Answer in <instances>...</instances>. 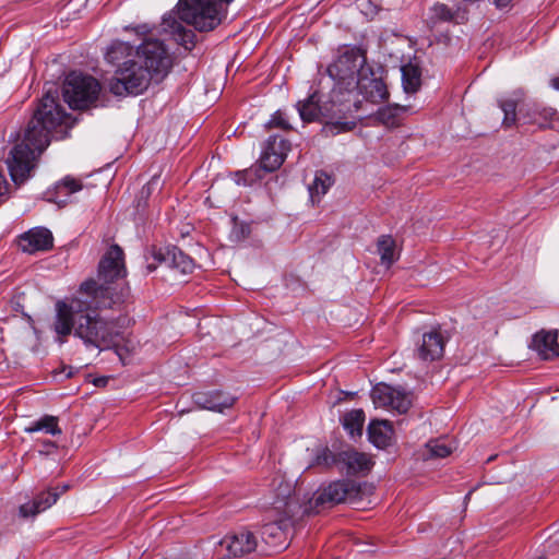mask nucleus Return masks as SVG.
Instances as JSON below:
<instances>
[{
    "instance_id": "f257e3e1",
    "label": "nucleus",
    "mask_w": 559,
    "mask_h": 559,
    "mask_svg": "<svg viewBox=\"0 0 559 559\" xmlns=\"http://www.w3.org/2000/svg\"><path fill=\"white\" fill-rule=\"evenodd\" d=\"M105 293L93 280H87L81 284L76 296L69 302L56 304L52 330L59 344H63L72 331L88 347L102 349L117 343L123 325L120 321L124 323L127 318L108 320L99 316L98 309L110 306Z\"/></svg>"
},
{
    "instance_id": "f03ea898",
    "label": "nucleus",
    "mask_w": 559,
    "mask_h": 559,
    "mask_svg": "<svg viewBox=\"0 0 559 559\" xmlns=\"http://www.w3.org/2000/svg\"><path fill=\"white\" fill-rule=\"evenodd\" d=\"M58 93L48 91L28 122L21 143L10 152L7 164L11 179L24 183L35 168L36 159L50 143V133L59 126H70V116L58 104Z\"/></svg>"
},
{
    "instance_id": "7ed1b4c3",
    "label": "nucleus",
    "mask_w": 559,
    "mask_h": 559,
    "mask_svg": "<svg viewBox=\"0 0 559 559\" xmlns=\"http://www.w3.org/2000/svg\"><path fill=\"white\" fill-rule=\"evenodd\" d=\"M335 105H333V95L330 93L329 99L320 104L317 94L310 95L307 99L297 104V110L300 118L306 122H311L317 119H324L322 131L326 135H336L341 132L350 131L356 127V121L352 114L357 111L360 106V100L345 99L341 96L334 97Z\"/></svg>"
},
{
    "instance_id": "20e7f679",
    "label": "nucleus",
    "mask_w": 559,
    "mask_h": 559,
    "mask_svg": "<svg viewBox=\"0 0 559 559\" xmlns=\"http://www.w3.org/2000/svg\"><path fill=\"white\" fill-rule=\"evenodd\" d=\"M366 52L355 46H343L337 50L336 58L328 67L329 76L333 80L332 88L334 97L357 100L355 94V81L359 78L362 68H367Z\"/></svg>"
},
{
    "instance_id": "39448f33",
    "label": "nucleus",
    "mask_w": 559,
    "mask_h": 559,
    "mask_svg": "<svg viewBox=\"0 0 559 559\" xmlns=\"http://www.w3.org/2000/svg\"><path fill=\"white\" fill-rule=\"evenodd\" d=\"M234 0H179L177 14L181 22L197 31L209 32L218 26L225 17L224 7Z\"/></svg>"
},
{
    "instance_id": "423d86ee",
    "label": "nucleus",
    "mask_w": 559,
    "mask_h": 559,
    "mask_svg": "<svg viewBox=\"0 0 559 559\" xmlns=\"http://www.w3.org/2000/svg\"><path fill=\"white\" fill-rule=\"evenodd\" d=\"M362 495L361 484L353 480L332 481L309 498V506L306 511L320 513L322 510L342 502L358 506Z\"/></svg>"
},
{
    "instance_id": "0eeeda50",
    "label": "nucleus",
    "mask_w": 559,
    "mask_h": 559,
    "mask_svg": "<svg viewBox=\"0 0 559 559\" xmlns=\"http://www.w3.org/2000/svg\"><path fill=\"white\" fill-rule=\"evenodd\" d=\"M316 464L324 467L336 466L341 473L348 476H365L371 471L374 462L369 454L354 448H347L337 453L324 448L317 454Z\"/></svg>"
},
{
    "instance_id": "6e6552de",
    "label": "nucleus",
    "mask_w": 559,
    "mask_h": 559,
    "mask_svg": "<svg viewBox=\"0 0 559 559\" xmlns=\"http://www.w3.org/2000/svg\"><path fill=\"white\" fill-rule=\"evenodd\" d=\"M154 81L138 60L123 61L109 81V91L116 96L139 95Z\"/></svg>"
},
{
    "instance_id": "1a4fd4ad",
    "label": "nucleus",
    "mask_w": 559,
    "mask_h": 559,
    "mask_svg": "<svg viewBox=\"0 0 559 559\" xmlns=\"http://www.w3.org/2000/svg\"><path fill=\"white\" fill-rule=\"evenodd\" d=\"M290 151V143L281 135H271L265 142L259 168H249L236 174L238 185L250 186L261 178L260 170L272 173L278 169L284 163L287 153Z\"/></svg>"
},
{
    "instance_id": "9d476101",
    "label": "nucleus",
    "mask_w": 559,
    "mask_h": 559,
    "mask_svg": "<svg viewBox=\"0 0 559 559\" xmlns=\"http://www.w3.org/2000/svg\"><path fill=\"white\" fill-rule=\"evenodd\" d=\"M100 85L96 79L71 72L63 84V98L72 109H85L97 100Z\"/></svg>"
},
{
    "instance_id": "9b49d317",
    "label": "nucleus",
    "mask_w": 559,
    "mask_h": 559,
    "mask_svg": "<svg viewBox=\"0 0 559 559\" xmlns=\"http://www.w3.org/2000/svg\"><path fill=\"white\" fill-rule=\"evenodd\" d=\"M135 57L156 83H159L168 74L173 66L166 46L162 40L155 38L144 39L138 47Z\"/></svg>"
},
{
    "instance_id": "f8f14e48",
    "label": "nucleus",
    "mask_w": 559,
    "mask_h": 559,
    "mask_svg": "<svg viewBox=\"0 0 559 559\" xmlns=\"http://www.w3.org/2000/svg\"><path fill=\"white\" fill-rule=\"evenodd\" d=\"M127 274L123 251L118 245L111 246L105 255L100 259L98 264L97 280H93L98 287H103L107 298L110 288L106 285L112 283L116 280L124 277Z\"/></svg>"
},
{
    "instance_id": "ddd939ff",
    "label": "nucleus",
    "mask_w": 559,
    "mask_h": 559,
    "mask_svg": "<svg viewBox=\"0 0 559 559\" xmlns=\"http://www.w3.org/2000/svg\"><path fill=\"white\" fill-rule=\"evenodd\" d=\"M150 254L154 259V263L147 262L148 272L156 270L157 264H165L182 274H189L194 269L192 259L177 247L153 248Z\"/></svg>"
},
{
    "instance_id": "4468645a",
    "label": "nucleus",
    "mask_w": 559,
    "mask_h": 559,
    "mask_svg": "<svg viewBox=\"0 0 559 559\" xmlns=\"http://www.w3.org/2000/svg\"><path fill=\"white\" fill-rule=\"evenodd\" d=\"M371 399L377 407L391 408L400 414L406 413L412 404L409 393L388 384L376 385L371 391Z\"/></svg>"
},
{
    "instance_id": "2eb2a0df",
    "label": "nucleus",
    "mask_w": 559,
    "mask_h": 559,
    "mask_svg": "<svg viewBox=\"0 0 559 559\" xmlns=\"http://www.w3.org/2000/svg\"><path fill=\"white\" fill-rule=\"evenodd\" d=\"M355 90L362 99L371 104H380L388 99L389 92L381 78L376 76L372 68H362L359 78L355 81Z\"/></svg>"
},
{
    "instance_id": "dca6fc26",
    "label": "nucleus",
    "mask_w": 559,
    "mask_h": 559,
    "mask_svg": "<svg viewBox=\"0 0 559 559\" xmlns=\"http://www.w3.org/2000/svg\"><path fill=\"white\" fill-rule=\"evenodd\" d=\"M282 498L277 497L274 501V509L280 512V516L283 519H289L290 525L297 519L304 515L318 514V512H308L306 508L309 506V499L304 503H300L296 496L290 495V486L287 484L284 486Z\"/></svg>"
},
{
    "instance_id": "f3484780",
    "label": "nucleus",
    "mask_w": 559,
    "mask_h": 559,
    "mask_svg": "<svg viewBox=\"0 0 559 559\" xmlns=\"http://www.w3.org/2000/svg\"><path fill=\"white\" fill-rule=\"evenodd\" d=\"M258 546L255 536L249 531H240L225 536L219 542V551H226V556H243L255 550Z\"/></svg>"
},
{
    "instance_id": "a211bd4d",
    "label": "nucleus",
    "mask_w": 559,
    "mask_h": 559,
    "mask_svg": "<svg viewBox=\"0 0 559 559\" xmlns=\"http://www.w3.org/2000/svg\"><path fill=\"white\" fill-rule=\"evenodd\" d=\"M53 237L50 230L44 227L33 228L19 238V247L23 252L36 253L52 247Z\"/></svg>"
},
{
    "instance_id": "6ab92c4d",
    "label": "nucleus",
    "mask_w": 559,
    "mask_h": 559,
    "mask_svg": "<svg viewBox=\"0 0 559 559\" xmlns=\"http://www.w3.org/2000/svg\"><path fill=\"white\" fill-rule=\"evenodd\" d=\"M289 519L278 518L264 524L261 528V539L272 549L286 547L288 530L292 527Z\"/></svg>"
},
{
    "instance_id": "aec40b11",
    "label": "nucleus",
    "mask_w": 559,
    "mask_h": 559,
    "mask_svg": "<svg viewBox=\"0 0 559 559\" xmlns=\"http://www.w3.org/2000/svg\"><path fill=\"white\" fill-rule=\"evenodd\" d=\"M236 397L222 392H198L193 394V402L201 408L222 413L225 408L234 405Z\"/></svg>"
},
{
    "instance_id": "412c9836",
    "label": "nucleus",
    "mask_w": 559,
    "mask_h": 559,
    "mask_svg": "<svg viewBox=\"0 0 559 559\" xmlns=\"http://www.w3.org/2000/svg\"><path fill=\"white\" fill-rule=\"evenodd\" d=\"M443 350L444 338L442 334L432 330L423 334L421 343L417 348V356L424 361H432L439 359L443 355Z\"/></svg>"
},
{
    "instance_id": "4be33fe9",
    "label": "nucleus",
    "mask_w": 559,
    "mask_h": 559,
    "mask_svg": "<svg viewBox=\"0 0 559 559\" xmlns=\"http://www.w3.org/2000/svg\"><path fill=\"white\" fill-rule=\"evenodd\" d=\"M558 332L557 331H542L534 335L532 342V348L543 359H552L559 356V344H558Z\"/></svg>"
},
{
    "instance_id": "5701e85b",
    "label": "nucleus",
    "mask_w": 559,
    "mask_h": 559,
    "mask_svg": "<svg viewBox=\"0 0 559 559\" xmlns=\"http://www.w3.org/2000/svg\"><path fill=\"white\" fill-rule=\"evenodd\" d=\"M59 498V492L49 488L36 496L33 501L26 502L20 507V515L23 518L35 516L36 514L49 509Z\"/></svg>"
},
{
    "instance_id": "b1692460",
    "label": "nucleus",
    "mask_w": 559,
    "mask_h": 559,
    "mask_svg": "<svg viewBox=\"0 0 559 559\" xmlns=\"http://www.w3.org/2000/svg\"><path fill=\"white\" fill-rule=\"evenodd\" d=\"M162 25L164 31L169 32L174 39L186 49H191L194 46V33L187 29L171 13L164 16Z\"/></svg>"
},
{
    "instance_id": "393cba45",
    "label": "nucleus",
    "mask_w": 559,
    "mask_h": 559,
    "mask_svg": "<svg viewBox=\"0 0 559 559\" xmlns=\"http://www.w3.org/2000/svg\"><path fill=\"white\" fill-rule=\"evenodd\" d=\"M393 429L388 420H373L368 426V437L379 449L386 448L392 439Z\"/></svg>"
},
{
    "instance_id": "a878e982",
    "label": "nucleus",
    "mask_w": 559,
    "mask_h": 559,
    "mask_svg": "<svg viewBox=\"0 0 559 559\" xmlns=\"http://www.w3.org/2000/svg\"><path fill=\"white\" fill-rule=\"evenodd\" d=\"M402 83L406 93H415L421 84V71L417 64L412 62L401 68Z\"/></svg>"
},
{
    "instance_id": "bb28decb",
    "label": "nucleus",
    "mask_w": 559,
    "mask_h": 559,
    "mask_svg": "<svg viewBox=\"0 0 559 559\" xmlns=\"http://www.w3.org/2000/svg\"><path fill=\"white\" fill-rule=\"evenodd\" d=\"M27 433L44 431L51 436L61 435V429L58 425V418L51 415H45L41 418L33 421L24 429Z\"/></svg>"
},
{
    "instance_id": "cd10ccee",
    "label": "nucleus",
    "mask_w": 559,
    "mask_h": 559,
    "mask_svg": "<svg viewBox=\"0 0 559 559\" xmlns=\"http://www.w3.org/2000/svg\"><path fill=\"white\" fill-rule=\"evenodd\" d=\"M365 423V413L362 409H353L346 413L342 418L344 429L355 438L361 436Z\"/></svg>"
},
{
    "instance_id": "c85d7f7f",
    "label": "nucleus",
    "mask_w": 559,
    "mask_h": 559,
    "mask_svg": "<svg viewBox=\"0 0 559 559\" xmlns=\"http://www.w3.org/2000/svg\"><path fill=\"white\" fill-rule=\"evenodd\" d=\"M332 186V178L324 171H318L311 185H309V193L312 203L319 202L329 188Z\"/></svg>"
},
{
    "instance_id": "c756f323",
    "label": "nucleus",
    "mask_w": 559,
    "mask_h": 559,
    "mask_svg": "<svg viewBox=\"0 0 559 559\" xmlns=\"http://www.w3.org/2000/svg\"><path fill=\"white\" fill-rule=\"evenodd\" d=\"M407 111V107L400 105H389L377 111V119L386 127L397 126L402 114Z\"/></svg>"
},
{
    "instance_id": "7c9ffc66",
    "label": "nucleus",
    "mask_w": 559,
    "mask_h": 559,
    "mask_svg": "<svg viewBox=\"0 0 559 559\" xmlns=\"http://www.w3.org/2000/svg\"><path fill=\"white\" fill-rule=\"evenodd\" d=\"M133 52V47L124 41L115 40L107 48L105 59L111 63H119L123 58L131 56Z\"/></svg>"
},
{
    "instance_id": "2f4dec72",
    "label": "nucleus",
    "mask_w": 559,
    "mask_h": 559,
    "mask_svg": "<svg viewBox=\"0 0 559 559\" xmlns=\"http://www.w3.org/2000/svg\"><path fill=\"white\" fill-rule=\"evenodd\" d=\"M428 459H443L450 455L454 449V445L448 439L431 440L426 444Z\"/></svg>"
},
{
    "instance_id": "473e14b6",
    "label": "nucleus",
    "mask_w": 559,
    "mask_h": 559,
    "mask_svg": "<svg viewBox=\"0 0 559 559\" xmlns=\"http://www.w3.org/2000/svg\"><path fill=\"white\" fill-rule=\"evenodd\" d=\"M382 264L392 265L395 261V242L390 236H381L377 243Z\"/></svg>"
},
{
    "instance_id": "72a5a7b5",
    "label": "nucleus",
    "mask_w": 559,
    "mask_h": 559,
    "mask_svg": "<svg viewBox=\"0 0 559 559\" xmlns=\"http://www.w3.org/2000/svg\"><path fill=\"white\" fill-rule=\"evenodd\" d=\"M453 19V13L450 8L443 3H437L429 10L427 24L433 27L439 22H450Z\"/></svg>"
},
{
    "instance_id": "f704fd0d",
    "label": "nucleus",
    "mask_w": 559,
    "mask_h": 559,
    "mask_svg": "<svg viewBox=\"0 0 559 559\" xmlns=\"http://www.w3.org/2000/svg\"><path fill=\"white\" fill-rule=\"evenodd\" d=\"M498 104L504 115L503 121H502L503 126L506 128H510V127L514 126V123L516 121L518 100L514 98H503V99H500L498 102Z\"/></svg>"
},
{
    "instance_id": "c9c22d12",
    "label": "nucleus",
    "mask_w": 559,
    "mask_h": 559,
    "mask_svg": "<svg viewBox=\"0 0 559 559\" xmlns=\"http://www.w3.org/2000/svg\"><path fill=\"white\" fill-rule=\"evenodd\" d=\"M82 189V185L79 180L66 177L56 185V191L60 195H69Z\"/></svg>"
},
{
    "instance_id": "e433bc0d",
    "label": "nucleus",
    "mask_w": 559,
    "mask_h": 559,
    "mask_svg": "<svg viewBox=\"0 0 559 559\" xmlns=\"http://www.w3.org/2000/svg\"><path fill=\"white\" fill-rule=\"evenodd\" d=\"M556 116L557 112L554 109L544 108L537 116L532 118V122L537 123L540 128L550 127L551 121Z\"/></svg>"
},
{
    "instance_id": "4c0bfd02",
    "label": "nucleus",
    "mask_w": 559,
    "mask_h": 559,
    "mask_svg": "<svg viewBox=\"0 0 559 559\" xmlns=\"http://www.w3.org/2000/svg\"><path fill=\"white\" fill-rule=\"evenodd\" d=\"M266 127H269V128L275 127V128H281L284 130H289L292 128L289 126V123L285 120V118L283 117V114L281 111H276L272 116V118L267 122Z\"/></svg>"
},
{
    "instance_id": "58836bf2",
    "label": "nucleus",
    "mask_w": 559,
    "mask_h": 559,
    "mask_svg": "<svg viewBox=\"0 0 559 559\" xmlns=\"http://www.w3.org/2000/svg\"><path fill=\"white\" fill-rule=\"evenodd\" d=\"M38 445V453L40 455H49L57 450V444L50 440H40Z\"/></svg>"
},
{
    "instance_id": "ea45409f",
    "label": "nucleus",
    "mask_w": 559,
    "mask_h": 559,
    "mask_svg": "<svg viewBox=\"0 0 559 559\" xmlns=\"http://www.w3.org/2000/svg\"><path fill=\"white\" fill-rule=\"evenodd\" d=\"M52 491L59 492V496L66 492L69 489L68 485H62L61 487L51 488Z\"/></svg>"
},
{
    "instance_id": "a19ab883",
    "label": "nucleus",
    "mask_w": 559,
    "mask_h": 559,
    "mask_svg": "<svg viewBox=\"0 0 559 559\" xmlns=\"http://www.w3.org/2000/svg\"><path fill=\"white\" fill-rule=\"evenodd\" d=\"M136 32H138L139 34H146V33H148V27H147L146 25L138 26V27H136Z\"/></svg>"
},
{
    "instance_id": "79ce46f5",
    "label": "nucleus",
    "mask_w": 559,
    "mask_h": 559,
    "mask_svg": "<svg viewBox=\"0 0 559 559\" xmlns=\"http://www.w3.org/2000/svg\"><path fill=\"white\" fill-rule=\"evenodd\" d=\"M551 86L559 91V75L551 79Z\"/></svg>"
},
{
    "instance_id": "37998d69",
    "label": "nucleus",
    "mask_w": 559,
    "mask_h": 559,
    "mask_svg": "<svg viewBox=\"0 0 559 559\" xmlns=\"http://www.w3.org/2000/svg\"><path fill=\"white\" fill-rule=\"evenodd\" d=\"M537 559H546V558H545V557H543V556H540V557H538Z\"/></svg>"
}]
</instances>
